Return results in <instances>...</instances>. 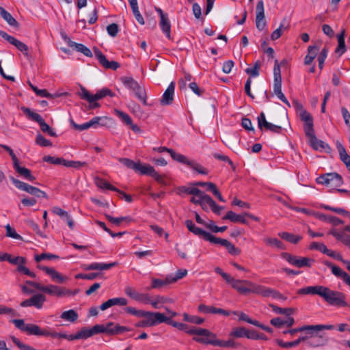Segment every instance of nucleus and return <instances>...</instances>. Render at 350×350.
<instances>
[{
	"label": "nucleus",
	"instance_id": "obj_1",
	"mask_svg": "<svg viewBox=\"0 0 350 350\" xmlns=\"http://www.w3.org/2000/svg\"><path fill=\"white\" fill-rule=\"evenodd\" d=\"M227 283L241 295L255 293L264 297H272L274 298L280 295V293L274 289L257 284L247 280H237L231 277Z\"/></svg>",
	"mask_w": 350,
	"mask_h": 350
},
{
	"label": "nucleus",
	"instance_id": "obj_2",
	"mask_svg": "<svg viewBox=\"0 0 350 350\" xmlns=\"http://www.w3.org/2000/svg\"><path fill=\"white\" fill-rule=\"evenodd\" d=\"M298 113L300 120L304 122V130L309 139L310 146L315 150H329L331 148L329 145L316 137L313 128V118L301 105L298 106Z\"/></svg>",
	"mask_w": 350,
	"mask_h": 350
},
{
	"label": "nucleus",
	"instance_id": "obj_3",
	"mask_svg": "<svg viewBox=\"0 0 350 350\" xmlns=\"http://www.w3.org/2000/svg\"><path fill=\"white\" fill-rule=\"evenodd\" d=\"M185 225L188 230L193 233L195 235L202 237L204 240L209 241L212 244L219 245L225 247L230 254L232 256H238L241 254V250L239 247H235L230 241L213 236L203 229L196 226L191 220H186Z\"/></svg>",
	"mask_w": 350,
	"mask_h": 350
},
{
	"label": "nucleus",
	"instance_id": "obj_4",
	"mask_svg": "<svg viewBox=\"0 0 350 350\" xmlns=\"http://www.w3.org/2000/svg\"><path fill=\"white\" fill-rule=\"evenodd\" d=\"M11 322L16 327L28 335L37 336H50L52 338H62L63 333H58L51 329H41L36 324H25L23 319H12Z\"/></svg>",
	"mask_w": 350,
	"mask_h": 350
},
{
	"label": "nucleus",
	"instance_id": "obj_5",
	"mask_svg": "<svg viewBox=\"0 0 350 350\" xmlns=\"http://www.w3.org/2000/svg\"><path fill=\"white\" fill-rule=\"evenodd\" d=\"M118 161L127 167L136 172H139L142 175H148L152 177L157 182L160 184L165 185L166 183L163 179V176L159 174L150 165H142L140 162H135L134 161L128 158H119Z\"/></svg>",
	"mask_w": 350,
	"mask_h": 350
},
{
	"label": "nucleus",
	"instance_id": "obj_6",
	"mask_svg": "<svg viewBox=\"0 0 350 350\" xmlns=\"http://www.w3.org/2000/svg\"><path fill=\"white\" fill-rule=\"evenodd\" d=\"M321 297L330 306L337 307H346L347 306L344 293L331 290L326 286L323 287Z\"/></svg>",
	"mask_w": 350,
	"mask_h": 350
},
{
	"label": "nucleus",
	"instance_id": "obj_7",
	"mask_svg": "<svg viewBox=\"0 0 350 350\" xmlns=\"http://www.w3.org/2000/svg\"><path fill=\"white\" fill-rule=\"evenodd\" d=\"M193 340L201 344L212 345L213 346L226 348H235L238 345L232 339L228 340H218L216 338V335L211 332L209 335H204V337L194 336Z\"/></svg>",
	"mask_w": 350,
	"mask_h": 350
},
{
	"label": "nucleus",
	"instance_id": "obj_8",
	"mask_svg": "<svg viewBox=\"0 0 350 350\" xmlns=\"http://www.w3.org/2000/svg\"><path fill=\"white\" fill-rule=\"evenodd\" d=\"M23 112L27 116L29 120L36 122L39 124L40 129L44 132L46 133L52 137H55V132L50 127V126L45 122L42 116L34 111H33L31 109L23 107L21 108Z\"/></svg>",
	"mask_w": 350,
	"mask_h": 350
},
{
	"label": "nucleus",
	"instance_id": "obj_9",
	"mask_svg": "<svg viewBox=\"0 0 350 350\" xmlns=\"http://www.w3.org/2000/svg\"><path fill=\"white\" fill-rule=\"evenodd\" d=\"M41 291L49 295L55 296L57 297L75 296L78 293L77 290L70 291L66 287L59 286L54 284H49L46 286L42 285Z\"/></svg>",
	"mask_w": 350,
	"mask_h": 350
},
{
	"label": "nucleus",
	"instance_id": "obj_10",
	"mask_svg": "<svg viewBox=\"0 0 350 350\" xmlns=\"http://www.w3.org/2000/svg\"><path fill=\"white\" fill-rule=\"evenodd\" d=\"M12 183L18 189L27 192L28 193L38 198L48 199V195L44 191L40 190L38 187L31 186L26 183L21 181L15 178H11Z\"/></svg>",
	"mask_w": 350,
	"mask_h": 350
},
{
	"label": "nucleus",
	"instance_id": "obj_11",
	"mask_svg": "<svg viewBox=\"0 0 350 350\" xmlns=\"http://www.w3.org/2000/svg\"><path fill=\"white\" fill-rule=\"evenodd\" d=\"M12 183L18 189L27 192L28 193L38 198L48 199V195L44 191L40 190L38 187L31 186L26 183L21 181L15 178H11Z\"/></svg>",
	"mask_w": 350,
	"mask_h": 350
},
{
	"label": "nucleus",
	"instance_id": "obj_12",
	"mask_svg": "<svg viewBox=\"0 0 350 350\" xmlns=\"http://www.w3.org/2000/svg\"><path fill=\"white\" fill-rule=\"evenodd\" d=\"M12 183L18 189L27 192L28 193L38 198L48 199V195L44 191L40 190L38 187L31 186L26 183L21 181L15 178H11Z\"/></svg>",
	"mask_w": 350,
	"mask_h": 350
},
{
	"label": "nucleus",
	"instance_id": "obj_13",
	"mask_svg": "<svg viewBox=\"0 0 350 350\" xmlns=\"http://www.w3.org/2000/svg\"><path fill=\"white\" fill-rule=\"evenodd\" d=\"M167 325H172L174 327L177 328L179 330H184L188 334H193L197 336H204V335H209L210 331L207 329L200 327H190L188 325L183 323L174 321L170 318H168Z\"/></svg>",
	"mask_w": 350,
	"mask_h": 350
},
{
	"label": "nucleus",
	"instance_id": "obj_14",
	"mask_svg": "<svg viewBox=\"0 0 350 350\" xmlns=\"http://www.w3.org/2000/svg\"><path fill=\"white\" fill-rule=\"evenodd\" d=\"M318 184L325 185L332 188L340 187L343 184L342 176L338 173H327L317 178Z\"/></svg>",
	"mask_w": 350,
	"mask_h": 350
},
{
	"label": "nucleus",
	"instance_id": "obj_15",
	"mask_svg": "<svg viewBox=\"0 0 350 350\" xmlns=\"http://www.w3.org/2000/svg\"><path fill=\"white\" fill-rule=\"evenodd\" d=\"M281 256L291 265L299 268L311 267L312 264L314 262V260L313 258L297 257V256L292 255L288 252L282 253Z\"/></svg>",
	"mask_w": 350,
	"mask_h": 350
},
{
	"label": "nucleus",
	"instance_id": "obj_16",
	"mask_svg": "<svg viewBox=\"0 0 350 350\" xmlns=\"http://www.w3.org/2000/svg\"><path fill=\"white\" fill-rule=\"evenodd\" d=\"M103 120L102 117L96 116L92 118L89 122H85L81 124H78L75 122L72 119L70 120V124L73 129L77 131H82L84 130H87L91 127L97 128L100 125H103L100 124V121Z\"/></svg>",
	"mask_w": 350,
	"mask_h": 350
},
{
	"label": "nucleus",
	"instance_id": "obj_17",
	"mask_svg": "<svg viewBox=\"0 0 350 350\" xmlns=\"http://www.w3.org/2000/svg\"><path fill=\"white\" fill-rule=\"evenodd\" d=\"M0 36L9 42L12 45L15 46L24 55L28 56L29 48L27 44L17 40L14 37L8 34L5 31L0 30Z\"/></svg>",
	"mask_w": 350,
	"mask_h": 350
},
{
	"label": "nucleus",
	"instance_id": "obj_18",
	"mask_svg": "<svg viewBox=\"0 0 350 350\" xmlns=\"http://www.w3.org/2000/svg\"><path fill=\"white\" fill-rule=\"evenodd\" d=\"M94 51L96 57L105 68L116 70L120 67L118 62L107 60L106 56L98 49L94 48Z\"/></svg>",
	"mask_w": 350,
	"mask_h": 350
},
{
	"label": "nucleus",
	"instance_id": "obj_19",
	"mask_svg": "<svg viewBox=\"0 0 350 350\" xmlns=\"http://www.w3.org/2000/svg\"><path fill=\"white\" fill-rule=\"evenodd\" d=\"M148 314L144 318L150 327L167 322L168 318L161 312H148Z\"/></svg>",
	"mask_w": 350,
	"mask_h": 350
},
{
	"label": "nucleus",
	"instance_id": "obj_20",
	"mask_svg": "<svg viewBox=\"0 0 350 350\" xmlns=\"http://www.w3.org/2000/svg\"><path fill=\"white\" fill-rule=\"evenodd\" d=\"M124 292L126 295L135 301L144 304H148V301H150V297L148 294L141 293L131 286H126L124 289Z\"/></svg>",
	"mask_w": 350,
	"mask_h": 350
},
{
	"label": "nucleus",
	"instance_id": "obj_21",
	"mask_svg": "<svg viewBox=\"0 0 350 350\" xmlns=\"http://www.w3.org/2000/svg\"><path fill=\"white\" fill-rule=\"evenodd\" d=\"M324 264L332 269V274L341 278L344 282L350 286V275L329 261H325Z\"/></svg>",
	"mask_w": 350,
	"mask_h": 350
},
{
	"label": "nucleus",
	"instance_id": "obj_22",
	"mask_svg": "<svg viewBox=\"0 0 350 350\" xmlns=\"http://www.w3.org/2000/svg\"><path fill=\"white\" fill-rule=\"evenodd\" d=\"M117 262H113L110 263H105V262H92L91 264L87 265L83 264L81 265V268L85 271H91V270H98V271H104L108 270L112 267H114L118 265Z\"/></svg>",
	"mask_w": 350,
	"mask_h": 350
},
{
	"label": "nucleus",
	"instance_id": "obj_23",
	"mask_svg": "<svg viewBox=\"0 0 350 350\" xmlns=\"http://www.w3.org/2000/svg\"><path fill=\"white\" fill-rule=\"evenodd\" d=\"M328 234L332 235L337 241L350 249V234H347L346 231L342 229L337 230L335 228H332Z\"/></svg>",
	"mask_w": 350,
	"mask_h": 350
},
{
	"label": "nucleus",
	"instance_id": "obj_24",
	"mask_svg": "<svg viewBox=\"0 0 350 350\" xmlns=\"http://www.w3.org/2000/svg\"><path fill=\"white\" fill-rule=\"evenodd\" d=\"M174 90L175 83L174 82H171L164 92L160 100L162 105H168L172 103L174 100Z\"/></svg>",
	"mask_w": 350,
	"mask_h": 350
},
{
	"label": "nucleus",
	"instance_id": "obj_25",
	"mask_svg": "<svg viewBox=\"0 0 350 350\" xmlns=\"http://www.w3.org/2000/svg\"><path fill=\"white\" fill-rule=\"evenodd\" d=\"M38 268L45 271L46 274L50 275L53 281H55L62 284L64 283L67 280L66 277L62 275L53 268H50L48 267L41 265H39Z\"/></svg>",
	"mask_w": 350,
	"mask_h": 350
},
{
	"label": "nucleus",
	"instance_id": "obj_26",
	"mask_svg": "<svg viewBox=\"0 0 350 350\" xmlns=\"http://www.w3.org/2000/svg\"><path fill=\"white\" fill-rule=\"evenodd\" d=\"M78 95L81 99L85 100L89 103L88 108L90 109H93L100 107V105L96 102L97 100H91V98H94V95L91 94L84 87H81Z\"/></svg>",
	"mask_w": 350,
	"mask_h": 350
},
{
	"label": "nucleus",
	"instance_id": "obj_27",
	"mask_svg": "<svg viewBox=\"0 0 350 350\" xmlns=\"http://www.w3.org/2000/svg\"><path fill=\"white\" fill-rule=\"evenodd\" d=\"M128 304V301L124 297H114L108 299L107 301L103 303L100 306V309L101 310H105L107 308L112 307L113 306H124Z\"/></svg>",
	"mask_w": 350,
	"mask_h": 350
},
{
	"label": "nucleus",
	"instance_id": "obj_28",
	"mask_svg": "<svg viewBox=\"0 0 350 350\" xmlns=\"http://www.w3.org/2000/svg\"><path fill=\"white\" fill-rule=\"evenodd\" d=\"M324 286L317 285V286H308L297 291L299 295H317L321 297V293L323 292Z\"/></svg>",
	"mask_w": 350,
	"mask_h": 350
},
{
	"label": "nucleus",
	"instance_id": "obj_29",
	"mask_svg": "<svg viewBox=\"0 0 350 350\" xmlns=\"http://www.w3.org/2000/svg\"><path fill=\"white\" fill-rule=\"evenodd\" d=\"M98 326L94 325L92 328L82 327L78 332H77V337L79 339H87L95 334H99Z\"/></svg>",
	"mask_w": 350,
	"mask_h": 350
},
{
	"label": "nucleus",
	"instance_id": "obj_30",
	"mask_svg": "<svg viewBox=\"0 0 350 350\" xmlns=\"http://www.w3.org/2000/svg\"><path fill=\"white\" fill-rule=\"evenodd\" d=\"M13 166H14V170L21 176L24 177L26 180H27L30 182H33L36 180V177L31 174V172L29 169H27L25 167L20 166L19 161H18L17 162L14 163Z\"/></svg>",
	"mask_w": 350,
	"mask_h": 350
},
{
	"label": "nucleus",
	"instance_id": "obj_31",
	"mask_svg": "<svg viewBox=\"0 0 350 350\" xmlns=\"http://www.w3.org/2000/svg\"><path fill=\"white\" fill-rule=\"evenodd\" d=\"M68 46L71 48L75 49L77 51L83 53L85 56L91 57H92V53L89 48L81 43H77L74 41L68 40Z\"/></svg>",
	"mask_w": 350,
	"mask_h": 350
},
{
	"label": "nucleus",
	"instance_id": "obj_32",
	"mask_svg": "<svg viewBox=\"0 0 350 350\" xmlns=\"http://www.w3.org/2000/svg\"><path fill=\"white\" fill-rule=\"evenodd\" d=\"M245 213L243 215H238L232 211H229L227 212L226 215L223 217V219H228L234 223L247 224V221L245 219Z\"/></svg>",
	"mask_w": 350,
	"mask_h": 350
},
{
	"label": "nucleus",
	"instance_id": "obj_33",
	"mask_svg": "<svg viewBox=\"0 0 350 350\" xmlns=\"http://www.w3.org/2000/svg\"><path fill=\"white\" fill-rule=\"evenodd\" d=\"M336 147L339 152L340 160L344 163L349 171H350V156L347 154L344 146L340 143L338 142Z\"/></svg>",
	"mask_w": 350,
	"mask_h": 350
},
{
	"label": "nucleus",
	"instance_id": "obj_34",
	"mask_svg": "<svg viewBox=\"0 0 350 350\" xmlns=\"http://www.w3.org/2000/svg\"><path fill=\"white\" fill-rule=\"evenodd\" d=\"M159 27L162 32L165 35L168 39H171V23L169 20L168 16L161 18L159 21Z\"/></svg>",
	"mask_w": 350,
	"mask_h": 350
},
{
	"label": "nucleus",
	"instance_id": "obj_35",
	"mask_svg": "<svg viewBox=\"0 0 350 350\" xmlns=\"http://www.w3.org/2000/svg\"><path fill=\"white\" fill-rule=\"evenodd\" d=\"M96 326L99 327L98 329L99 333H106L109 335H117L116 324L112 322L107 323L106 325L97 324Z\"/></svg>",
	"mask_w": 350,
	"mask_h": 350
},
{
	"label": "nucleus",
	"instance_id": "obj_36",
	"mask_svg": "<svg viewBox=\"0 0 350 350\" xmlns=\"http://www.w3.org/2000/svg\"><path fill=\"white\" fill-rule=\"evenodd\" d=\"M278 236L281 239L293 244H297L299 241L302 239L301 236L295 235L288 232H279Z\"/></svg>",
	"mask_w": 350,
	"mask_h": 350
},
{
	"label": "nucleus",
	"instance_id": "obj_37",
	"mask_svg": "<svg viewBox=\"0 0 350 350\" xmlns=\"http://www.w3.org/2000/svg\"><path fill=\"white\" fill-rule=\"evenodd\" d=\"M0 15L12 27H18V23L17 21L5 10L3 8L0 6Z\"/></svg>",
	"mask_w": 350,
	"mask_h": 350
},
{
	"label": "nucleus",
	"instance_id": "obj_38",
	"mask_svg": "<svg viewBox=\"0 0 350 350\" xmlns=\"http://www.w3.org/2000/svg\"><path fill=\"white\" fill-rule=\"evenodd\" d=\"M319 219L325 222L330 223L333 224L334 226H337L340 224H344V221L340 218L336 217L335 216L327 215L323 213H321L319 215Z\"/></svg>",
	"mask_w": 350,
	"mask_h": 350
},
{
	"label": "nucleus",
	"instance_id": "obj_39",
	"mask_svg": "<svg viewBox=\"0 0 350 350\" xmlns=\"http://www.w3.org/2000/svg\"><path fill=\"white\" fill-rule=\"evenodd\" d=\"M121 81L126 88L133 92L139 86L138 82L131 77H123L121 78Z\"/></svg>",
	"mask_w": 350,
	"mask_h": 350
},
{
	"label": "nucleus",
	"instance_id": "obj_40",
	"mask_svg": "<svg viewBox=\"0 0 350 350\" xmlns=\"http://www.w3.org/2000/svg\"><path fill=\"white\" fill-rule=\"evenodd\" d=\"M304 340H305L304 337H299L298 339H297L294 341H291V342H284L283 340H282L280 339H276L275 342L280 347H281L282 348L287 349V348H292V347H297V345H299V343L301 341H303Z\"/></svg>",
	"mask_w": 350,
	"mask_h": 350
},
{
	"label": "nucleus",
	"instance_id": "obj_41",
	"mask_svg": "<svg viewBox=\"0 0 350 350\" xmlns=\"http://www.w3.org/2000/svg\"><path fill=\"white\" fill-rule=\"evenodd\" d=\"M46 297L43 294L38 293L31 297L33 306L37 309H41L46 301Z\"/></svg>",
	"mask_w": 350,
	"mask_h": 350
},
{
	"label": "nucleus",
	"instance_id": "obj_42",
	"mask_svg": "<svg viewBox=\"0 0 350 350\" xmlns=\"http://www.w3.org/2000/svg\"><path fill=\"white\" fill-rule=\"evenodd\" d=\"M133 92L135 93V96L144 105H147V96L145 91V89L144 87L138 86L137 88H136Z\"/></svg>",
	"mask_w": 350,
	"mask_h": 350
},
{
	"label": "nucleus",
	"instance_id": "obj_43",
	"mask_svg": "<svg viewBox=\"0 0 350 350\" xmlns=\"http://www.w3.org/2000/svg\"><path fill=\"white\" fill-rule=\"evenodd\" d=\"M167 302V298L157 295L153 299L150 297V301L148 304H150L154 309H160L161 308V305Z\"/></svg>",
	"mask_w": 350,
	"mask_h": 350
},
{
	"label": "nucleus",
	"instance_id": "obj_44",
	"mask_svg": "<svg viewBox=\"0 0 350 350\" xmlns=\"http://www.w3.org/2000/svg\"><path fill=\"white\" fill-rule=\"evenodd\" d=\"M346 51L345 42V30L343 29L340 34L338 35V46L335 52L340 55Z\"/></svg>",
	"mask_w": 350,
	"mask_h": 350
},
{
	"label": "nucleus",
	"instance_id": "obj_45",
	"mask_svg": "<svg viewBox=\"0 0 350 350\" xmlns=\"http://www.w3.org/2000/svg\"><path fill=\"white\" fill-rule=\"evenodd\" d=\"M60 317L65 321L72 323V322H75V321H77V319H78V314L77 313L76 311L71 309V310L63 312L61 314Z\"/></svg>",
	"mask_w": 350,
	"mask_h": 350
},
{
	"label": "nucleus",
	"instance_id": "obj_46",
	"mask_svg": "<svg viewBox=\"0 0 350 350\" xmlns=\"http://www.w3.org/2000/svg\"><path fill=\"white\" fill-rule=\"evenodd\" d=\"M105 217L108 219L109 221H110L112 224H114L116 226H120V224L122 221H126V222L129 223L133 220V219L129 216L114 217L110 215L107 214V215H105Z\"/></svg>",
	"mask_w": 350,
	"mask_h": 350
},
{
	"label": "nucleus",
	"instance_id": "obj_47",
	"mask_svg": "<svg viewBox=\"0 0 350 350\" xmlns=\"http://www.w3.org/2000/svg\"><path fill=\"white\" fill-rule=\"evenodd\" d=\"M96 185L102 189L111 190L116 192H120V190L118 188L115 187L112 185H111L109 182L102 179V178H96Z\"/></svg>",
	"mask_w": 350,
	"mask_h": 350
},
{
	"label": "nucleus",
	"instance_id": "obj_48",
	"mask_svg": "<svg viewBox=\"0 0 350 350\" xmlns=\"http://www.w3.org/2000/svg\"><path fill=\"white\" fill-rule=\"evenodd\" d=\"M171 157L178 163L188 165L191 160L188 159L185 155L176 152L174 150L170 151Z\"/></svg>",
	"mask_w": 350,
	"mask_h": 350
},
{
	"label": "nucleus",
	"instance_id": "obj_49",
	"mask_svg": "<svg viewBox=\"0 0 350 350\" xmlns=\"http://www.w3.org/2000/svg\"><path fill=\"white\" fill-rule=\"evenodd\" d=\"M264 242L266 245L271 247H275L278 249L284 250L285 246L284 243L276 238H265Z\"/></svg>",
	"mask_w": 350,
	"mask_h": 350
},
{
	"label": "nucleus",
	"instance_id": "obj_50",
	"mask_svg": "<svg viewBox=\"0 0 350 350\" xmlns=\"http://www.w3.org/2000/svg\"><path fill=\"white\" fill-rule=\"evenodd\" d=\"M107 96H109L110 97H113L115 94L112 92L109 89L105 88L98 90L95 94H94V98H91L92 100H100Z\"/></svg>",
	"mask_w": 350,
	"mask_h": 350
},
{
	"label": "nucleus",
	"instance_id": "obj_51",
	"mask_svg": "<svg viewBox=\"0 0 350 350\" xmlns=\"http://www.w3.org/2000/svg\"><path fill=\"white\" fill-rule=\"evenodd\" d=\"M183 320L185 321L194 323L196 325H201L204 321V319L203 318H201V317H199L195 316V315H190V314H188L187 313H184L183 314Z\"/></svg>",
	"mask_w": 350,
	"mask_h": 350
},
{
	"label": "nucleus",
	"instance_id": "obj_52",
	"mask_svg": "<svg viewBox=\"0 0 350 350\" xmlns=\"http://www.w3.org/2000/svg\"><path fill=\"white\" fill-rule=\"evenodd\" d=\"M247 329L243 327H234L230 333V336L234 338H246Z\"/></svg>",
	"mask_w": 350,
	"mask_h": 350
},
{
	"label": "nucleus",
	"instance_id": "obj_53",
	"mask_svg": "<svg viewBox=\"0 0 350 350\" xmlns=\"http://www.w3.org/2000/svg\"><path fill=\"white\" fill-rule=\"evenodd\" d=\"M188 166L200 174L206 175L208 174V170L195 161L191 160Z\"/></svg>",
	"mask_w": 350,
	"mask_h": 350
},
{
	"label": "nucleus",
	"instance_id": "obj_54",
	"mask_svg": "<svg viewBox=\"0 0 350 350\" xmlns=\"http://www.w3.org/2000/svg\"><path fill=\"white\" fill-rule=\"evenodd\" d=\"M260 68V61H256L253 67H249L245 69V72L252 77H256L259 75Z\"/></svg>",
	"mask_w": 350,
	"mask_h": 350
},
{
	"label": "nucleus",
	"instance_id": "obj_55",
	"mask_svg": "<svg viewBox=\"0 0 350 350\" xmlns=\"http://www.w3.org/2000/svg\"><path fill=\"white\" fill-rule=\"evenodd\" d=\"M206 203L210 206L213 212L217 215H220L221 210L223 209L222 206H218L216 202L211 198V196H207L206 198Z\"/></svg>",
	"mask_w": 350,
	"mask_h": 350
},
{
	"label": "nucleus",
	"instance_id": "obj_56",
	"mask_svg": "<svg viewBox=\"0 0 350 350\" xmlns=\"http://www.w3.org/2000/svg\"><path fill=\"white\" fill-rule=\"evenodd\" d=\"M5 261L9 262L10 264L19 266V265L25 264L26 259L21 256L12 257L8 253V257L6 258Z\"/></svg>",
	"mask_w": 350,
	"mask_h": 350
},
{
	"label": "nucleus",
	"instance_id": "obj_57",
	"mask_svg": "<svg viewBox=\"0 0 350 350\" xmlns=\"http://www.w3.org/2000/svg\"><path fill=\"white\" fill-rule=\"evenodd\" d=\"M170 282H172V281L169 278H167L165 280H163L159 278H153L152 280L151 288H159Z\"/></svg>",
	"mask_w": 350,
	"mask_h": 350
},
{
	"label": "nucleus",
	"instance_id": "obj_58",
	"mask_svg": "<svg viewBox=\"0 0 350 350\" xmlns=\"http://www.w3.org/2000/svg\"><path fill=\"white\" fill-rule=\"evenodd\" d=\"M232 313L239 317V321H245L252 325H257L256 320L252 319L248 315L243 312L232 311Z\"/></svg>",
	"mask_w": 350,
	"mask_h": 350
},
{
	"label": "nucleus",
	"instance_id": "obj_59",
	"mask_svg": "<svg viewBox=\"0 0 350 350\" xmlns=\"http://www.w3.org/2000/svg\"><path fill=\"white\" fill-rule=\"evenodd\" d=\"M43 161L51 164L62 165H64V163L65 162V159L63 158L55 157L52 156H44L43 157Z\"/></svg>",
	"mask_w": 350,
	"mask_h": 350
},
{
	"label": "nucleus",
	"instance_id": "obj_60",
	"mask_svg": "<svg viewBox=\"0 0 350 350\" xmlns=\"http://www.w3.org/2000/svg\"><path fill=\"white\" fill-rule=\"evenodd\" d=\"M115 113L124 123L127 125L131 124L132 119L127 113L118 109H115Z\"/></svg>",
	"mask_w": 350,
	"mask_h": 350
},
{
	"label": "nucleus",
	"instance_id": "obj_61",
	"mask_svg": "<svg viewBox=\"0 0 350 350\" xmlns=\"http://www.w3.org/2000/svg\"><path fill=\"white\" fill-rule=\"evenodd\" d=\"M273 311L277 314H285L288 317L291 316L293 312V309L291 308H280L277 306H271Z\"/></svg>",
	"mask_w": 350,
	"mask_h": 350
},
{
	"label": "nucleus",
	"instance_id": "obj_62",
	"mask_svg": "<svg viewBox=\"0 0 350 350\" xmlns=\"http://www.w3.org/2000/svg\"><path fill=\"white\" fill-rule=\"evenodd\" d=\"M36 143L42 147H49L52 146V142L40 133L36 136Z\"/></svg>",
	"mask_w": 350,
	"mask_h": 350
},
{
	"label": "nucleus",
	"instance_id": "obj_63",
	"mask_svg": "<svg viewBox=\"0 0 350 350\" xmlns=\"http://www.w3.org/2000/svg\"><path fill=\"white\" fill-rule=\"evenodd\" d=\"M87 163L86 162H82V161H68L65 160V162L64 163V166L68 167H73L75 169H79L81 167L86 166Z\"/></svg>",
	"mask_w": 350,
	"mask_h": 350
},
{
	"label": "nucleus",
	"instance_id": "obj_64",
	"mask_svg": "<svg viewBox=\"0 0 350 350\" xmlns=\"http://www.w3.org/2000/svg\"><path fill=\"white\" fill-rule=\"evenodd\" d=\"M12 338V342L21 349V350H38V349H36L35 348H33V347L29 345H26V344H24L23 342H21V340L16 338L15 336H12L11 337Z\"/></svg>",
	"mask_w": 350,
	"mask_h": 350
}]
</instances>
